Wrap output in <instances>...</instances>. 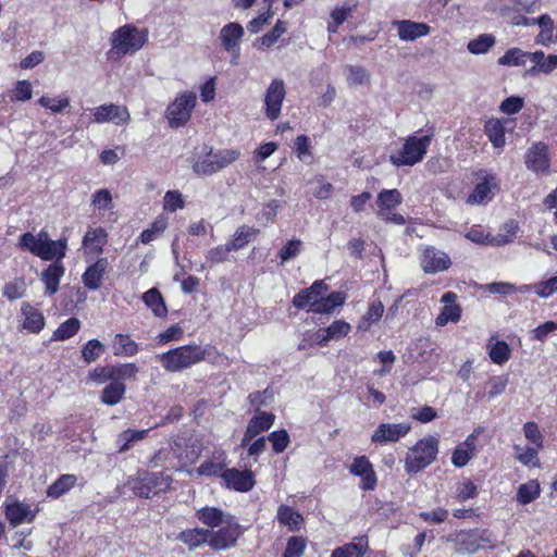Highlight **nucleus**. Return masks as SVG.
Wrapping results in <instances>:
<instances>
[{
	"instance_id": "nucleus-1",
	"label": "nucleus",
	"mask_w": 557,
	"mask_h": 557,
	"mask_svg": "<svg viewBox=\"0 0 557 557\" xmlns=\"http://www.w3.org/2000/svg\"><path fill=\"white\" fill-rule=\"evenodd\" d=\"M329 286L324 281H315L310 287L301 289L293 298V305L298 309L307 307L312 313H332L337 307L345 304L346 295L333 292L326 295Z\"/></svg>"
},
{
	"instance_id": "nucleus-2",
	"label": "nucleus",
	"mask_w": 557,
	"mask_h": 557,
	"mask_svg": "<svg viewBox=\"0 0 557 557\" xmlns=\"http://www.w3.org/2000/svg\"><path fill=\"white\" fill-rule=\"evenodd\" d=\"M211 346L186 345L161 355L163 367L172 372L187 369L211 355Z\"/></svg>"
},
{
	"instance_id": "nucleus-3",
	"label": "nucleus",
	"mask_w": 557,
	"mask_h": 557,
	"mask_svg": "<svg viewBox=\"0 0 557 557\" xmlns=\"http://www.w3.org/2000/svg\"><path fill=\"white\" fill-rule=\"evenodd\" d=\"M172 482V476L163 471L151 472L141 470L137 472L135 478L129 480V486L136 496L151 498L165 493L171 487Z\"/></svg>"
},
{
	"instance_id": "nucleus-4",
	"label": "nucleus",
	"mask_w": 557,
	"mask_h": 557,
	"mask_svg": "<svg viewBox=\"0 0 557 557\" xmlns=\"http://www.w3.org/2000/svg\"><path fill=\"white\" fill-rule=\"evenodd\" d=\"M447 541L460 554H473L481 548L494 547L496 537L486 529L460 530L448 535Z\"/></svg>"
},
{
	"instance_id": "nucleus-5",
	"label": "nucleus",
	"mask_w": 557,
	"mask_h": 557,
	"mask_svg": "<svg viewBox=\"0 0 557 557\" xmlns=\"http://www.w3.org/2000/svg\"><path fill=\"white\" fill-rule=\"evenodd\" d=\"M238 157L237 150L222 149L214 152L211 147L203 146L201 154L193 164V170L198 175H211L234 162Z\"/></svg>"
},
{
	"instance_id": "nucleus-6",
	"label": "nucleus",
	"mask_w": 557,
	"mask_h": 557,
	"mask_svg": "<svg viewBox=\"0 0 557 557\" xmlns=\"http://www.w3.org/2000/svg\"><path fill=\"white\" fill-rule=\"evenodd\" d=\"M438 451V441L433 436L420 440L407 454L405 468L407 472H418L431 465Z\"/></svg>"
},
{
	"instance_id": "nucleus-7",
	"label": "nucleus",
	"mask_w": 557,
	"mask_h": 557,
	"mask_svg": "<svg viewBox=\"0 0 557 557\" xmlns=\"http://www.w3.org/2000/svg\"><path fill=\"white\" fill-rule=\"evenodd\" d=\"M432 135L421 137L409 136L397 154H391L389 160L396 166L414 165L425 156L431 144Z\"/></svg>"
},
{
	"instance_id": "nucleus-8",
	"label": "nucleus",
	"mask_w": 557,
	"mask_h": 557,
	"mask_svg": "<svg viewBox=\"0 0 557 557\" xmlns=\"http://www.w3.org/2000/svg\"><path fill=\"white\" fill-rule=\"evenodd\" d=\"M223 524L216 531L210 530L209 546L213 550H224L236 546L237 541L245 532V529L233 516H227Z\"/></svg>"
},
{
	"instance_id": "nucleus-9",
	"label": "nucleus",
	"mask_w": 557,
	"mask_h": 557,
	"mask_svg": "<svg viewBox=\"0 0 557 557\" xmlns=\"http://www.w3.org/2000/svg\"><path fill=\"white\" fill-rule=\"evenodd\" d=\"M195 104L196 95L191 91H186L176 97L166 109V119L170 126L172 128L184 126L190 119Z\"/></svg>"
},
{
	"instance_id": "nucleus-10",
	"label": "nucleus",
	"mask_w": 557,
	"mask_h": 557,
	"mask_svg": "<svg viewBox=\"0 0 557 557\" xmlns=\"http://www.w3.org/2000/svg\"><path fill=\"white\" fill-rule=\"evenodd\" d=\"M147 41V33L138 30L136 27L126 25L120 27L113 33V48L122 53L135 52L139 50Z\"/></svg>"
},
{
	"instance_id": "nucleus-11",
	"label": "nucleus",
	"mask_w": 557,
	"mask_h": 557,
	"mask_svg": "<svg viewBox=\"0 0 557 557\" xmlns=\"http://www.w3.org/2000/svg\"><path fill=\"white\" fill-rule=\"evenodd\" d=\"M137 367L134 363H124L117 366H104L96 368L90 372V379L99 383H122L124 381L135 380Z\"/></svg>"
},
{
	"instance_id": "nucleus-12",
	"label": "nucleus",
	"mask_w": 557,
	"mask_h": 557,
	"mask_svg": "<svg viewBox=\"0 0 557 557\" xmlns=\"http://www.w3.org/2000/svg\"><path fill=\"white\" fill-rule=\"evenodd\" d=\"M350 474L358 479L357 485L363 492L374 491L377 485V475L372 462L366 456L354 458L350 463Z\"/></svg>"
},
{
	"instance_id": "nucleus-13",
	"label": "nucleus",
	"mask_w": 557,
	"mask_h": 557,
	"mask_svg": "<svg viewBox=\"0 0 557 557\" xmlns=\"http://www.w3.org/2000/svg\"><path fill=\"white\" fill-rule=\"evenodd\" d=\"M524 164L529 171L537 176L549 175L550 160L548 157V146L542 141L533 144L524 154Z\"/></svg>"
},
{
	"instance_id": "nucleus-14",
	"label": "nucleus",
	"mask_w": 557,
	"mask_h": 557,
	"mask_svg": "<svg viewBox=\"0 0 557 557\" xmlns=\"http://www.w3.org/2000/svg\"><path fill=\"white\" fill-rule=\"evenodd\" d=\"M285 94L284 82L280 78L273 79L264 95V113L269 120L275 121L278 119Z\"/></svg>"
},
{
	"instance_id": "nucleus-15",
	"label": "nucleus",
	"mask_w": 557,
	"mask_h": 557,
	"mask_svg": "<svg viewBox=\"0 0 557 557\" xmlns=\"http://www.w3.org/2000/svg\"><path fill=\"white\" fill-rule=\"evenodd\" d=\"M480 182L475 185L473 191L469 195L467 202L471 205H481L491 200L493 197V189L498 188L497 178L494 174L486 170H480L476 173Z\"/></svg>"
},
{
	"instance_id": "nucleus-16",
	"label": "nucleus",
	"mask_w": 557,
	"mask_h": 557,
	"mask_svg": "<svg viewBox=\"0 0 557 557\" xmlns=\"http://www.w3.org/2000/svg\"><path fill=\"white\" fill-rule=\"evenodd\" d=\"M244 36V28L239 23L232 22L224 25L219 35L221 45L232 55V63L237 64V59L240 53L239 42Z\"/></svg>"
},
{
	"instance_id": "nucleus-17",
	"label": "nucleus",
	"mask_w": 557,
	"mask_h": 557,
	"mask_svg": "<svg viewBox=\"0 0 557 557\" xmlns=\"http://www.w3.org/2000/svg\"><path fill=\"white\" fill-rule=\"evenodd\" d=\"M410 430L411 424L408 422L381 423L373 432L371 442L380 445L395 443L405 437Z\"/></svg>"
},
{
	"instance_id": "nucleus-18",
	"label": "nucleus",
	"mask_w": 557,
	"mask_h": 557,
	"mask_svg": "<svg viewBox=\"0 0 557 557\" xmlns=\"http://www.w3.org/2000/svg\"><path fill=\"white\" fill-rule=\"evenodd\" d=\"M223 483L230 490L246 493L253 488L256 480L251 470L227 468L223 474Z\"/></svg>"
},
{
	"instance_id": "nucleus-19",
	"label": "nucleus",
	"mask_w": 557,
	"mask_h": 557,
	"mask_svg": "<svg viewBox=\"0 0 557 557\" xmlns=\"http://www.w3.org/2000/svg\"><path fill=\"white\" fill-rule=\"evenodd\" d=\"M39 512V508L32 509L29 505L14 500L5 505L4 516L10 527L16 528L24 522L32 523Z\"/></svg>"
},
{
	"instance_id": "nucleus-20",
	"label": "nucleus",
	"mask_w": 557,
	"mask_h": 557,
	"mask_svg": "<svg viewBox=\"0 0 557 557\" xmlns=\"http://www.w3.org/2000/svg\"><path fill=\"white\" fill-rule=\"evenodd\" d=\"M274 420L275 416L273 413L258 410L249 420L240 445L243 447L247 446L257 435L270 430Z\"/></svg>"
},
{
	"instance_id": "nucleus-21",
	"label": "nucleus",
	"mask_w": 557,
	"mask_h": 557,
	"mask_svg": "<svg viewBox=\"0 0 557 557\" xmlns=\"http://www.w3.org/2000/svg\"><path fill=\"white\" fill-rule=\"evenodd\" d=\"M451 264L448 255L435 247H426L421 256V267L425 273L447 270Z\"/></svg>"
},
{
	"instance_id": "nucleus-22",
	"label": "nucleus",
	"mask_w": 557,
	"mask_h": 557,
	"mask_svg": "<svg viewBox=\"0 0 557 557\" xmlns=\"http://www.w3.org/2000/svg\"><path fill=\"white\" fill-rule=\"evenodd\" d=\"M94 123L113 122L115 124H123L129 120V113L125 107H120L113 103L102 104L92 110Z\"/></svg>"
},
{
	"instance_id": "nucleus-23",
	"label": "nucleus",
	"mask_w": 557,
	"mask_h": 557,
	"mask_svg": "<svg viewBox=\"0 0 557 557\" xmlns=\"http://www.w3.org/2000/svg\"><path fill=\"white\" fill-rule=\"evenodd\" d=\"M393 26L397 28L399 38L405 41H413L431 33L428 24L410 20L394 21Z\"/></svg>"
},
{
	"instance_id": "nucleus-24",
	"label": "nucleus",
	"mask_w": 557,
	"mask_h": 557,
	"mask_svg": "<svg viewBox=\"0 0 557 557\" xmlns=\"http://www.w3.org/2000/svg\"><path fill=\"white\" fill-rule=\"evenodd\" d=\"M479 432H472L462 443L457 445L451 455V463L456 468H462L475 456V438Z\"/></svg>"
},
{
	"instance_id": "nucleus-25",
	"label": "nucleus",
	"mask_w": 557,
	"mask_h": 557,
	"mask_svg": "<svg viewBox=\"0 0 557 557\" xmlns=\"http://www.w3.org/2000/svg\"><path fill=\"white\" fill-rule=\"evenodd\" d=\"M108 267V258H99L96 262L87 267L82 276L84 286L90 290H97L101 286Z\"/></svg>"
},
{
	"instance_id": "nucleus-26",
	"label": "nucleus",
	"mask_w": 557,
	"mask_h": 557,
	"mask_svg": "<svg viewBox=\"0 0 557 557\" xmlns=\"http://www.w3.org/2000/svg\"><path fill=\"white\" fill-rule=\"evenodd\" d=\"M176 540L186 545L188 550L193 552L203 544L209 545L210 530L203 528L185 529L176 535Z\"/></svg>"
},
{
	"instance_id": "nucleus-27",
	"label": "nucleus",
	"mask_w": 557,
	"mask_h": 557,
	"mask_svg": "<svg viewBox=\"0 0 557 557\" xmlns=\"http://www.w3.org/2000/svg\"><path fill=\"white\" fill-rule=\"evenodd\" d=\"M21 313L24 317L22 327L30 333H39L45 327L44 314L28 302L22 304Z\"/></svg>"
},
{
	"instance_id": "nucleus-28",
	"label": "nucleus",
	"mask_w": 557,
	"mask_h": 557,
	"mask_svg": "<svg viewBox=\"0 0 557 557\" xmlns=\"http://www.w3.org/2000/svg\"><path fill=\"white\" fill-rule=\"evenodd\" d=\"M65 268L62 262L54 261L49 264L41 273V281L46 286V294L54 295L59 289L61 277L64 275Z\"/></svg>"
},
{
	"instance_id": "nucleus-29",
	"label": "nucleus",
	"mask_w": 557,
	"mask_h": 557,
	"mask_svg": "<svg viewBox=\"0 0 557 557\" xmlns=\"http://www.w3.org/2000/svg\"><path fill=\"white\" fill-rule=\"evenodd\" d=\"M77 484V476L75 474H61L54 482H52L46 490V495L51 499H59Z\"/></svg>"
},
{
	"instance_id": "nucleus-30",
	"label": "nucleus",
	"mask_w": 557,
	"mask_h": 557,
	"mask_svg": "<svg viewBox=\"0 0 557 557\" xmlns=\"http://www.w3.org/2000/svg\"><path fill=\"white\" fill-rule=\"evenodd\" d=\"M280 525L287 527L289 531H299L304 523L302 515L288 505H280L276 512Z\"/></svg>"
},
{
	"instance_id": "nucleus-31",
	"label": "nucleus",
	"mask_w": 557,
	"mask_h": 557,
	"mask_svg": "<svg viewBox=\"0 0 557 557\" xmlns=\"http://www.w3.org/2000/svg\"><path fill=\"white\" fill-rule=\"evenodd\" d=\"M195 516L202 524L207 525L208 529L211 531L223 524V522L226 519L224 518V512L222 509L212 506H205L196 510Z\"/></svg>"
},
{
	"instance_id": "nucleus-32",
	"label": "nucleus",
	"mask_w": 557,
	"mask_h": 557,
	"mask_svg": "<svg viewBox=\"0 0 557 557\" xmlns=\"http://www.w3.org/2000/svg\"><path fill=\"white\" fill-rule=\"evenodd\" d=\"M150 429L134 430L127 429L122 431L116 438L117 453L123 454L129 450L136 442H139L148 436Z\"/></svg>"
},
{
	"instance_id": "nucleus-33",
	"label": "nucleus",
	"mask_w": 557,
	"mask_h": 557,
	"mask_svg": "<svg viewBox=\"0 0 557 557\" xmlns=\"http://www.w3.org/2000/svg\"><path fill=\"white\" fill-rule=\"evenodd\" d=\"M107 243V233L102 227L89 228L84 238L83 245L89 253H102V247Z\"/></svg>"
},
{
	"instance_id": "nucleus-34",
	"label": "nucleus",
	"mask_w": 557,
	"mask_h": 557,
	"mask_svg": "<svg viewBox=\"0 0 557 557\" xmlns=\"http://www.w3.org/2000/svg\"><path fill=\"white\" fill-rule=\"evenodd\" d=\"M383 312L384 305L382 301L379 299L373 300L369 305L367 312L361 317L357 325V333L370 330L372 324L377 323L381 320Z\"/></svg>"
},
{
	"instance_id": "nucleus-35",
	"label": "nucleus",
	"mask_w": 557,
	"mask_h": 557,
	"mask_svg": "<svg viewBox=\"0 0 557 557\" xmlns=\"http://www.w3.org/2000/svg\"><path fill=\"white\" fill-rule=\"evenodd\" d=\"M143 300L153 314L158 318H164L168 314V308L163 296L157 288H150L143 294Z\"/></svg>"
},
{
	"instance_id": "nucleus-36",
	"label": "nucleus",
	"mask_w": 557,
	"mask_h": 557,
	"mask_svg": "<svg viewBox=\"0 0 557 557\" xmlns=\"http://www.w3.org/2000/svg\"><path fill=\"white\" fill-rule=\"evenodd\" d=\"M536 24L541 27L535 41L541 45L556 44L557 35H554V21L548 14H542L536 18Z\"/></svg>"
},
{
	"instance_id": "nucleus-37",
	"label": "nucleus",
	"mask_w": 557,
	"mask_h": 557,
	"mask_svg": "<svg viewBox=\"0 0 557 557\" xmlns=\"http://www.w3.org/2000/svg\"><path fill=\"white\" fill-rule=\"evenodd\" d=\"M259 234V230L256 227L242 225L239 226L234 235L231 242H228L230 247L233 250H239L244 248L248 243L253 240Z\"/></svg>"
},
{
	"instance_id": "nucleus-38",
	"label": "nucleus",
	"mask_w": 557,
	"mask_h": 557,
	"mask_svg": "<svg viewBox=\"0 0 557 557\" xmlns=\"http://www.w3.org/2000/svg\"><path fill=\"white\" fill-rule=\"evenodd\" d=\"M112 347L115 356L132 357L138 351L137 343L126 334H116Z\"/></svg>"
},
{
	"instance_id": "nucleus-39",
	"label": "nucleus",
	"mask_w": 557,
	"mask_h": 557,
	"mask_svg": "<svg viewBox=\"0 0 557 557\" xmlns=\"http://www.w3.org/2000/svg\"><path fill=\"white\" fill-rule=\"evenodd\" d=\"M484 131L490 141L495 148H502L505 145V127L497 119H491L485 123Z\"/></svg>"
},
{
	"instance_id": "nucleus-40",
	"label": "nucleus",
	"mask_w": 557,
	"mask_h": 557,
	"mask_svg": "<svg viewBox=\"0 0 557 557\" xmlns=\"http://www.w3.org/2000/svg\"><path fill=\"white\" fill-rule=\"evenodd\" d=\"M540 494V483L536 480H530L529 482L519 485L516 499L519 504L527 505L535 500Z\"/></svg>"
},
{
	"instance_id": "nucleus-41",
	"label": "nucleus",
	"mask_w": 557,
	"mask_h": 557,
	"mask_svg": "<svg viewBox=\"0 0 557 557\" xmlns=\"http://www.w3.org/2000/svg\"><path fill=\"white\" fill-rule=\"evenodd\" d=\"M495 44L496 38L493 34H481L468 42L467 49L472 54H484L488 52Z\"/></svg>"
},
{
	"instance_id": "nucleus-42",
	"label": "nucleus",
	"mask_w": 557,
	"mask_h": 557,
	"mask_svg": "<svg viewBox=\"0 0 557 557\" xmlns=\"http://www.w3.org/2000/svg\"><path fill=\"white\" fill-rule=\"evenodd\" d=\"M79 329L81 321L77 318H70L53 332L51 341H66L76 335Z\"/></svg>"
},
{
	"instance_id": "nucleus-43",
	"label": "nucleus",
	"mask_w": 557,
	"mask_h": 557,
	"mask_svg": "<svg viewBox=\"0 0 557 557\" xmlns=\"http://www.w3.org/2000/svg\"><path fill=\"white\" fill-rule=\"evenodd\" d=\"M286 29V23L278 20L271 32L257 39L255 46L260 50L270 48L278 40Z\"/></svg>"
},
{
	"instance_id": "nucleus-44",
	"label": "nucleus",
	"mask_w": 557,
	"mask_h": 557,
	"mask_svg": "<svg viewBox=\"0 0 557 557\" xmlns=\"http://www.w3.org/2000/svg\"><path fill=\"white\" fill-rule=\"evenodd\" d=\"M528 59V52L520 48H510L498 59V64L504 66H523Z\"/></svg>"
},
{
	"instance_id": "nucleus-45",
	"label": "nucleus",
	"mask_w": 557,
	"mask_h": 557,
	"mask_svg": "<svg viewBox=\"0 0 557 557\" xmlns=\"http://www.w3.org/2000/svg\"><path fill=\"white\" fill-rule=\"evenodd\" d=\"M513 449L516 450L517 455L516 458L519 462H521L523 466L527 467H539V451L542 448H537L536 446H528L524 449L521 448V446L516 445L513 446Z\"/></svg>"
},
{
	"instance_id": "nucleus-46",
	"label": "nucleus",
	"mask_w": 557,
	"mask_h": 557,
	"mask_svg": "<svg viewBox=\"0 0 557 557\" xmlns=\"http://www.w3.org/2000/svg\"><path fill=\"white\" fill-rule=\"evenodd\" d=\"M488 356L496 364H503L510 358V348L504 341H497L488 345Z\"/></svg>"
},
{
	"instance_id": "nucleus-47",
	"label": "nucleus",
	"mask_w": 557,
	"mask_h": 557,
	"mask_svg": "<svg viewBox=\"0 0 557 557\" xmlns=\"http://www.w3.org/2000/svg\"><path fill=\"white\" fill-rule=\"evenodd\" d=\"M39 240L40 239H36L33 233L27 232L20 236L18 247L40 258L45 243H41Z\"/></svg>"
},
{
	"instance_id": "nucleus-48",
	"label": "nucleus",
	"mask_w": 557,
	"mask_h": 557,
	"mask_svg": "<svg viewBox=\"0 0 557 557\" xmlns=\"http://www.w3.org/2000/svg\"><path fill=\"white\" fill-rule=\"evenodd\" d=\"M104 352V345L98 339L88 341L82 348V358L85 362L96 361Z\"/></svg>"
},
{
	"instance_id": "nucleus-49",
	"label": "nucleus",
	"mask_w": 557,
	"mask_h": 557,
	"mask_svg": "<svg viewBox=\"0 0 557 557\" xmlns=\"http://www.w3.org/2000/svg\"><path fill=\"white\" fill-rule=\"evenodd\" d=\"M401 201V194L397 189H384L377 196V205L388 210L394 209Z\"/></svg>"
},
{
	"instance_id": "nucleus-50",
	"label": "nucleus",
	"mask_w": 557,
	"mask_h": 557,
	"mask_svg": "<svg viewBox=\"0 0 557 557\" xmlns=\"http://www.w3.org/2000/svg\"><path fill=\"white\" fill-rule=\"evenodd\" d=\"M227 468H225L224 462H215L213 460H206L198 468L197 472L200 475L209 476V478H221L223 480V474Z\"/></svg>"
},
{
	"instance_id": "nucleus-51",
	"label": "nucleus",
	"mask_w": 557,
	"mask_h": 557,
	"mask_svg": "<svg viewBox=\"0 0 557 557\" xmlns=\"http://www.w3.org/2000/svg\"><path fill=\"white\" fill-rule=\"evenodd\" d=\"M305 549L306 540L302 536L294 535L287 540L282 557H301Z\"/></svg>"
},
{
	"instance_id": "nucleus-52",
	"label": "nucleus",
	"mask_w": 557,
	"mask_h": 557,
	"mask_svg": "<svg viewBox=\"0 0 557 557\" xmlns=\"http://www.w3.org/2000/svg\"><path fill=\"white\" fill-rule=\"evenodd\" d=\"M461 309L458 305L444 306L442 312L436 318V325L444 326L448 322H457L460 319Z\"/></svg>"
},
{
	"instance_id": "nucleus-53",
	"label": "nucleus",
	"mask_w": 557,
	"mask_h": 557,
	"mask_svg": "<svg viewBox=\"0 0 557 557\" xmlns=\"http://www.w3.org/2000/svg\"><path fill=\"white\" fill-rule=\"evenodd\" d=\"M269 441L272 443V449L275 454L283 453L290 443V438L286 430L271 432Z\"/></svg>"
},
{
	"instance_id": "nucleus-54",
	"label": "nucleus",
	"mask_w": 557,
	"mask_h": 557,
	"mask_svg": "<svg viewBox=\"0 0 557 557\" xmlns=\"http://www.w3.org/2000/svg\"><path fill=\"white\" fill-rule=\"evenodd\" d=\"M125 393V385H106L101 394V400L107 405L117 404Z\"/></svg>"
},
{
	"instance_id": "nucleus-55",
	"label": "nucleus",
	"mask_w": 557,
	"mask_h": 557,
	"mask_svg": "<svg viewBox=\"0 0 557 557\" xmlns=\"http://www.w3.org/2000/svg\"><path fill=\"white\" fill-rule=\"evenodd\" d=\"M523 434L524 437L532 444V446H536L537 448H543L544 438L540 431L539 425L535 422H527L523 425Z\"/></svg>"
},
{
	"instance_id": "nucleus-56",
	"label": "nucleus",
	"mask_w": 557,
	"mask_h": 557,
	"mask_svg": "<svg viewBox=\"0 0 557 557\" xmlns=\"http://www.w3.org/2000/svg\"><path fill=\"white\" fill-rule=\"evenodd\" d=\"M38 102L41 107L49 109L53 113H59L70 106V100L67 97L57 99L42 96L39 98Z\"/></svg>"
},
{
	"instance_id": "nucleus-57",
	"label": "nucleus",
	"mask_w": 557,
	"mask_h": 557,
	"mask_svg": "<svg viewBox=\"0 0 557 557\" xmlns=\"http://www.w3.org/2000/svg\"><path fill=\"white\" fill-rule=\"evenodd\" d=\"M533 292L542 298H548L552 296L557 292V275L546 281L535 283L533 285Z\"/></svg>"
},
{
	"instance_id": "nucleus-58",
	"label": "nucleus",
	"mask_w": 557,
	"mask_h": 557,
	"mask_svg": "<svg viewBox=\"0 0 557 557\" xmlns=\"http://www.w3.org/2000/svg\"><path fill=\"white\" fill-rule=\"evenodd\" d=\"M302 242L300 239L289 240L278 252L281 262L285 263L296 258L301 251Z\"/></svg>"
},
{
	"instance_id": "nucleus-59",
	"label": "nucleus",
	"mask_w": 557,
	"mask_h": 557,
	"mask_svg": "<svg viewBox=\"0 0 557 557\" xmlns=\"http://www.w3.org/2000/svg\"><path fill=\"white\" fill-rule=\"evenodd\" d=\"M163 208L166 211L175 212L177 209L184 208V199L180 191L169 190L163 198Z\"/></svg>"
},
{
	"instance_id": "nucleus-60",
	"label": "nucleus",
	"mask_w": 557,
	"mask_h": 557,
	"mask_svg": "<svg viewBox=\"0 0 557 557\" xmlns=\"http://www.w3.org/2000/svg\"><path fill=\"white\" fill-rule=\"evenodd\" d=\"M350 557H372V552H369V543L366 536L355 537L350 542Z\"/></svg>"
},
{
	"instance_id": "nucleus-61",
	"label": "nucleus",
	"mask_w": 557,
	"mask_h": 557,
	"mask_svg": "<svg viewBox=\"0 0 557 557\" xmlns=\"http://www.w3.org/2000/svg\"><path fill=\"white\" fill-rule=\"evenodd\" d=\"M166 227V223L164 220L154 221L151 224V227L145 230L140 234V240L143 244H149L154 240L159 235L163 233Z\"/></svg>"
},
{
	"instance_id": "nucleus-62",
	"label": "nucleus",
	"mask_w": 557,
	"mask_h": 557,
	"mask_svg": "<svg viewBox=\"0 0 557 557\" xmlns=\"http://www.w3.org/2000/svg\"><path fill=\"white\" fill-rule=\"evenodd\" d=\"M478 495V488L475 484L470 480H465L459 483L456 491V498L459 502H466L470 498H474Z\"/></svg>"
},
{
	"instance_id": "nucleus-63",
	"label": "nucleus",
	"mask_w": 557,
	"mask_h": 557,
	"mask_svg": "<svg viewBox=\"0 0 557 557\" xmlns=\"http://www.w3.org/2000/svg\"><path fill=\"white\" fill-rule=\"evenodd\" d=\"M360 397L368 407H377L385 401V395L369 385H367L366 392L360 394Z\"/></svg>"
},
{
	"instance_id": "nucleus-64",
	"label": "nucleus",
	"mask_w": 557,
	"mask_h": 557,
	"mask_svg": "<svg viewBox=\"0 0 557 557\" xmlns=\"http://www.w3.org/2000/svg\"><path fill=\"white\" fill-rule=\"evenodd\" d=\"M33 89L28 81H18L11 96L15 101H27L32 98Z\"/></svg>"
}]
</instances>
